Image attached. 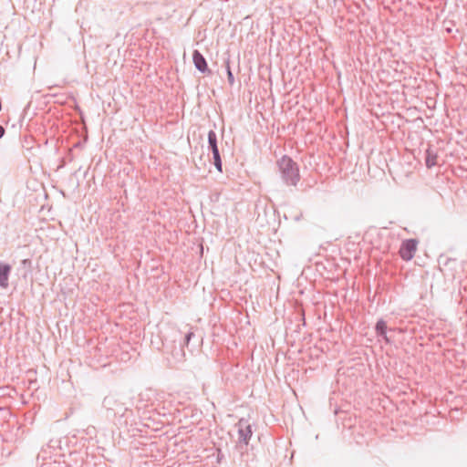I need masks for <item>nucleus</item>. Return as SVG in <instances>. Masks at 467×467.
I'll list each match as a JSON object with an SVG mask.
<instances>
[{
    "label": "nucleus",
    "instance_id": "1",
    "mask_svg": "<svg viewBox=\"0 0 467 467\" xmlns=\"http://www.w3.org/2000/svg\"><path fill=\"white\" fill-rule=\"evenodd\" d=\"M277 167L283 182L289 186H296L300 181L299 167L289 156L284 155L277 161Z\"/></svg>",
    "mask_w": 467,
    "mask_h": 467
},
{
    "label": "nucleus",
    "instance_id": "2",
    "mask_svg": "<svg viewBox=\"0 0 467 467\" xmlns=\"http://www.w3.org/2000/svg\"><path fill=\"white\" fill-rule=\"evenodd\" d=\"M238 432V442L240 444L248 445L253 435L252 425L247 419L242 418L235 424Z\"/></svg>",
    "mask_w": 467,
    "mask_h": 467
},
{
    "label": "nucleus",
    "instance_id": "3",
    "mask_svg": "<svg viewBox=\"0 0 467 467\" xmlns=\"http://www.w3.org/2000/svg\"><path fill=\"white\" fill-rule=\"evenodd\" d=\"M208 143H209V149L212 150L213 158V164L215 168L222 172V160L217 145V136L214 130H210L208 132Z\"/></svg>",
    "mask_w": 467,
    "mask_h": 467
},
{
    "label": "nucleus",
    "instance_id": "4",
    "mask_svg": "<svg viewBox=\"0 0 467 467\" xmlns=\"http://www.w3.org/2000/svg\"><path fill=\"white\" fill-rule=\"evenodd\" d=\"M418 246V241L416 239H407L402 242L399 254L400 257L405 261H410L413 258Z\"/></svg>",
    "mask_w": 467,
    "mask_h": 467
},
{
    "label": "nucleus",
    "instance_id": "5",
    "mask_svg": "<svg viewBox=\"0 0 467 467\" xmlns=\"http://www.w3.org/2000/svg\"><path fill=\"white\" fill-rule=\"evenodd\" d=\"M11 265L0 262V287L6 289L9 286L8 279L11 273Z\"/></svg>",
    "mask_w": 467,
    "mask_h": 467
},
{
    "label": "nucleus",
    "instance_id": "6",
    "mask_svg": "<svg viewBox=\"0 0 467 467\" xmlns=\"http://www.w3.org/2000/svg\"><path fill=\"white\" fill-rule=\"evenodd\" d=\"M192 60H193L195 67L199 71L204 73L208 70L206 59L198 50L193 51Z\"/></svg>",
    "mask_w": 467,
    "mask_h": 467
},
{
    "label": "nucleus",
    "instance_id": "7",
    "mask_svg": "<svg viewBox=\"0 0 467 467\" xmlns=\"http://www.w3.org/2000/svg\"><path fill=\"white\" fill-rule=\"evenodd\" d=\"M375 329L378 337H382L386 343H389V339L387 337V324L384 320H379L376 324Z\"/></svg>",
    "mask_w": 467,
    "mask_h": 467
},
{
    "label": "nucleus",
    "instance_id": "8",
    "mask_svg": "<svg viewBox=\"0 0 467 467\" xmlns=\"http://www.w3.org/2000/svg\"><path fill=\"white\" fill-rule=\"evenodd\" d=\"M437 164V155L431 150L426 152V165L428 168H431Z\"/></svg>",
    "mask_w": 467,
    "mask_h": 467
},
{
    "label": "nucleus",
    "instance_id": "9",
    "mask_svg": "<svg viewBox=\"0 0 467 467\" xmlns=\"http://www.w3.org/2000/svg\"><path fill=\"white\" fill-rule=\"evenodd\" d=\"M193 332L192 331H189L186 333L185 335V337H184V341H183V346H188L189 345V342L191 340V338L193 337Z\"/></svg>",
    "mask_w": 467,
    "mask_h": 467
},
{
    "label": "nucleus",
    "instance_id": "10",
    "mask_svg": "<svg viewBox=\"0 0 467 467\" xmlns=\"http://www.w3.org/2000/svg\"><path fill=\"white\" fill-rule=\"evenodd\" d=\"M227 77H228V81L229 83L232 85L234 84V75L231 71V68L229 66H227Z\"/></svg>",
    "mask_w": 467,
    "mask_h": 467
},
{
    "label": "nucleus",
    "instance_id": "11",
    "mask_svg": "<svg viewBox=\"0 0 467 467\" xmlns=\"http://www.w3.org/2000/svg\"><path fill=\"white\" fill-rule=\"evenodd\" d=\"M5 129L3 128V126L0 125V139L5 135Z\"/></svg>",
    "mask_w": 467,
    "mask_h": 467
}]
</instances>
